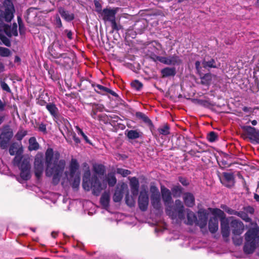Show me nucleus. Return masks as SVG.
<instances>
[{"mask_svg": "<svg viewBox=\"0 0 259 259\" xmlns=\"http://www.w3.org/2000/svg\"><path fill=\"white\" fill-rule=\"evenodd\" d=\"M150 191L151 192V200L152 206L159 213L162 212V206L158 188L154 186H151L150 187Z\"/></svg>", "mask_w": 259, "mask_h": 259, "instance_id": "6e6552de", "label": "nucleus"}, {"mask_svg": "<svg viewBox=\"0 0 259 259\" xmlns=\"http://www.w3.org/2000/svg\"><path fill=\"white\" fill-rule=\"evenodd\" d=\"M39 130L42 132H45L46 131V127L44 124H40L39 126Z\"/></svg>", "mask_w": 259, "mask_h": 259, "instance_id": "0e129e2a", "label": "nucleus"}, {"mask_svg": "<svg viewBox=\"0 0 259 259\" xmlns=\"http://www.w3.org/2000/svg\"><path fill=\"white\" fill-rule=\"evenodd\" d=\"M64 32L66 34L67 37L69 39H71L72 38V32H71V30H65L64 31Z\"/></svg>", "mask_w": 259, "mask_h": 259, "instance_id": "bf43d9fd", "label": "nucleus"}, {"mask_svg": "<svg viewBox=\"0 0 259 259\" xmlns=\"http://www.w3.org/2000/svg\"><path fill=\"white\" fill-rule=\"evenodd\" d=\"M73 139L74 141L77 144L79 143L80 142L79 139L77 138L75 135L73 136Z\"/></svg>", "mask_w": 259, "mask_h": 259, "instance_id": "338daca9", "label": "nucleus"}, {"mask_svg": "<svg viewBox=\"0 0 259 259\" xmlns=\"http://www.w3.org/2000/svg\"><path fill=\"white\" fill-rule=\"evenodd\" d=\"M163 77L174 76L176 74L175 68L165 67L161 71Z\"/></svg>", "mask_w": 259, "mask_h": 259, "instance_id": "5701e85b", "label": "nucleus"}, {"mask_svg": "<svg viewBox=\"0 0 259 259\" xmlns=\"http://www.w3.org/2000/svg\"><path fill=\"white\" fill-rule=\"evenodd\" d=\"M116 172L117 174L122 175L123 177H126L131 174L130 170L123 168H117Z\"/></svg>", "mask_w": 259, "mask_h": 259, "instance_id": "09e8293b", "label": "nucleus"}, {"mask_svg": "<svg viewBox=\"0 0 259 259\" xmlns=\"http://www.w3.org/2000/svg\"><path fill=\"white\" fill-rule=\"evenodd\" d=\"M203 67L205 68L207 67L209 68H216V64L214 59H211L209 61H203L202 62Z\"/></svg>", "mask_w": 259, "mask_h": 259, "instance_id": "72a5a7b5", "label": "nucleus"}, {"mask_svg": "<svg viewBox=\"0 0 259 259\" xmlns=\"http://www.w3.org/2000/svg\"><path fill=\"white\" fill-rule=\"evenodd\" d=\"M11 51L6 48L0 47V56L3 57H8L11 55Z\"/></svg>", "mask_w": 259, "mask_h": 259, "instance_id": "473e14b6", "label": "nucleus"}, {"mask_svg": "<svg viewBox=\"0 0 259 259\" xmlns=\"http://www.w3.org/2000/svg\"><path fill=\"white\" fill-rule=\"evenodd\" d=\"M207 138L209 142H213L217 139L218 135L214 132H211L208 134Z\"/></svg>", "mask_w": 259, "mask_h": 259, "instance_id": "37998d69", "label": "nucleus"}, {"mask_svg": "<svg viewBox=\"0 0 259 259\" xmlns=\"http://www.w3.org/2000/svg\"><path fill=\"white\" fill-rule=\"evenodd\" d=\"M161 193L163 201L166 207L165 211L172 220L178 219L182 220L185 218L184 207L180 200L175 201V208L172 210L171 206L172 200L170 191L164 186L161 187Z\"/></svg>", "mask_w": 259, "mask_h": 259, "instance_id": "f03ea898", "label": "nucleus"}, {"mask_svg": "<svg viewBox=\"0 0 259 259\" xmlns=\"http://www.w3.org/2000/svg\"><path fill=\"white\" fill-rule=\"evenodd\" d=\"M221 227L222 234L224 237H227L229 235L230 231L229 227V221L226 219H222L221 221Z\"/></svg>", "mask_w": 259, "mask_h": 259, "instance_id": "a211bd4d", "label": "nucleus"}, {"mask_svg": "<svg viewBox=\"0 0 259 259\" xmlns=\"http://www.w3.org/2000/svg\"><path fill=\"white\" fill-rule=\"evenodd\" d=\"M46 108L53 117H56L58 116V109L55 104L51 103L47 104Z\"/></svg>", "mask_w": 259, "mask_h": 259, "instance_id": "b1692460", "label": "nucleus"}, {"mask_svg": "<svg viewBox=\"0 0 259 259\" xmlns=\"http://www.w3.org/2000/svg\"><path fill=\"white\" fill-rule=\"evenodd\" d=\"M242 129L245 131L249 138L251 136V135L255 131L256 129L254 127H253L251 126H242Z\"/></svg>", "mask_w": 259, "mask_h": 259, "instance_id": "c9c22d12", "label": "nucleus"}, {"mask_svg": "<svg viewBox=\"0 0 259 259\" xmlns=\"http://www.w3.org/2000/svg\"><path fill=\"white\" fill-rule=\"evenodd\" d=\"M132 87L139 91L142 88L143 84L138 80H135L131 83Z\"/></svg>", "mask_w": 259, "mask_h": 259, "instance_id": "a18cd8bd", "label": "nucleus"}, {"mask_svg": "<svg viewBox=\"0 0 259 259\" xmlns=\"http://www.w3.org/2000/svg\"><path fill=\"white\" fill-rule=\"evenodd\" d=\"M44 168V155L42 153H37L35 156L34 161L35 175L37 179L41 176Z\"/></svg>", "mask_w": 259, "mask_h": 259, "instance_id": "1a4fd4ad", "label": "nucleus"}, {"mask_svg": "<svg viewBox=\"0 0 259 259\" xmlns=\"http://www.w3.org/2000/svg\"><path fill=\"white\" fill-rule=\"evenodd\" d=\"M59 12L61 17L67 21H71L74 19L73 14L69 13L68 11H65L63 8H60L59 9Z\"/></svg>", "mask_w": 259, "mask_h": 259, "instance_id": "4be33fe9", "label": "nucleus"}, {"mask_svg": "<svg viewBox=\"0 0 259 259\" xmlns=\"http://www.w3.org/2000/svg\"><path fill=\"white\" fill-rule=\"evenodd\" d=\"M1 85L2 89L4 91H5L7 92L8 93L11 92V91L10 88H9L8 85L5 82L1 81Z\"/></svg>", "mask_w": 259, "mask_h": 259, "instance_id": "603ef678", "label": "nucleus"}, {"mask_svg": "<svg viewBox=\"0 0 259 259\" xmlns=\"http://www.w3.org/2000/svg\"><path fill=\"white\" fill-rule=\"evenodd\" d=\"M211 79V74H205L202 77H201V82L202 84H208Z\"/></svg>", "mask_w": 259, "mask_h": 259, "instance_id": "79ce46f5", "label": "nucleus"}, {"mask_svg": "<svg viewBox=\"0 0 259 259\" xmlns=\"http://www.w3.org/2000/svg\"><path fill=\"white\" fill-rule=\"evenodd\" d=\"M93 171L96 175L101 176L104 174L105 168L102 164H94L93 165Z\"/></svg>", "mask_w": 259, "mask_h": 259, "instance_id": "bb28decb", "label": "nucleus"}, {"mask_svg": "<svg viewBox=\"0 0 259 259\" xmlns=\"http://www.w3.org/2000/svg\"><path fill=\"white\" fill-rule=\"evenodd\" d=\"M6 104L5 103L3 102L0 99V110L4 111L5 109Z\"/></svg>", "mask_w": 259, "mask_h": 259, "instance_id": "69168bd1", "label": "nucleus"}, {"mask_svg": "<svg viewBox=\"0 0 259 259\" xmlns=\"http://www.w3.org/2000/svg\"><path fill=\"white\" fill-rule=\"evenodd\" d=\"M224 179L226 180V181H228L229 184H228V187H231L234 185V180L233 175L231 173L225 172L223 174Z\"/></svg>", "mask_w": 259, "mask_h": 259, "instance_id": "c756f323", "label": "nucleus"}, {"mask_svg": "<svg viewBox=\"0 0 259 259\" xmlns=\"http://www.w3.org/2000/svg\"><path fill=\"white\" fill-rule=\"evenodd\" d=\"M155 57L158 61L166 65H169V57H160L158 56H155Z\"/></svg>", "mask_w": 259, "mask_h": 259, "instance_id": "c03bdc74", "label": "nucleus"}, {"mask_svg": "<svg viewBox=\"0 0 259 259\" xmlns=\"http://www.w3.org/2000/svg\"><path fill=\"white\" fill-rule=\"evenodd\" d=\"M94 4H95V8H96V11L98 13V14H100L101 15V14L102 13V6L100 4V3L96 1V0H95L94 1Z\"/></svg>", "mask_w": 259, "mask_h": 259, "instance_id": "8fccbe9b", "label": "nucleus"}, {"mask_svg": "<svg viewBox=\"0 0 259 259\" xmlns=\"http://www.w3.org/2000/svg\"><path fill=\"white\" fill-rule=\"evenodd\" d=\"M171 191L175 197H178L182 193V188L179 185L175 186L171 189Z\"/></svg>", "mask_w": 259, "mask_h": 259, "instance_id": "f704fd0d", "label": "nucleus"}, {"mask_svg": "<svg viewBox=\"0 0 259 259\" xmlns=\"http://www.w3.org/2000/svg\"><path fill=\"white\" fill-rule=\"evenodd\" d=\"M237 215L241 218L246 222H250L251 221V219L247 215V214L245 212L238 211Z\"/></svg>", "mask_w": 259, "mask_h": 259, "instance_id": "e433bc0d", "label": "nucleus"}, {"mask_svg": "<svg viewBox=\"0 0 259 259\" xmlns=\"http://www.w3.org/2000/svg\"><path fill=\"white\" fill-rule=\"evenodd\" d=\"M91 186L90 185V183L88 182V180H85V179H83L82 186L85 190L89 191L91 188L93 189L92 182L91 183Z\"/></svg>", "mask_w": 259, "mask_h": 259, "instance_id": "3c124183", "label": "nucleus"}, {"mask_svg": "<svg viewBox=\"0 0 259 259\" xmlns=\"http://www.w3.org/2000/svg\"><path fill=\"white\" fill-rule=\"evenodd\" d=\"M3 27L5 33L8 36H17L18 35L17 25L16 23H13L12 26L4 24Z\"/></svg>", "mask_w": 259, "mask_h": 259, "instance_id": "2eb2a0df", "label": "nucleus"}, {"mask_svg": "<svg viewBox=\"0 0 259 259\" xmlns=\"http://www.w3.org/2000/svg\"><path fill=\"white\" fill-rule=\"evenodd\" d=\"M15 9L12 2L7 0L3 4V6L0 9V19H4L6 21L10 22L14 17Z\"/></svg>", "mask_w": 259, "mask_h": 259, "instance_id": "39448f33", "label": "nucleus"}, {"mask_svg": "<svg viewBox=\"0 0 259 259\" xmlns=\"http://www.w3.org/2000/svg\"><path fill=\"white\" fill-rule=\"evenodd\" d=\"M118 9L115 8H106L102 11L101 16L105 21L111 22L115 19V15L117 13Z\"/></svg>", "mask_w": 259, "mask_h": 259, "instance_id": "f8f14e48", "label": "nucleus"}, {"mask_svg": "<svg viewBox=\"0 0 259 259\" xmlns=\"http://www.w3.org/2000/svg\"><path fill=\"white\" fill-rule=\"evenodd\" d=\"M9 153L11 155H14L15 154V151L12 146H11L9 149Z\"/></svg>", "mask_w": 259, "mask_h": 259, "instance_id": "774afa93", "label": "nucleus"}, {"mask_svg": "<svg viewBox=\"0 0 259 259\" xmlns=\"http://www.w3.org/2000/svg\"><path fill=\"white\" fill-rule=\"evenodd\" d=\"M79 165L75 159H72L69 167L70 174L69 176L65 173L66 177L69 181H73V186L77 187L80 183L79 174L77 170Z\"/></svg>", "mask_w": 259, "mask_h": 259, "instance_id": "423d86ee", "label": "nucleus"}, {"mask_svg": "<svg viewBox=\"0 0 259 259\" xmlns=\"http://www.w3.org/2000/svg\"><path fill=\"white\" fill-rule=\"evenodd\" d=\"M3 25H4V23L0 22V39L5 46H6L7 47H10L11 46V42H10L9 39L4 34H3L2 31L3 30V27H4Z\"/></svg>", "mask_w": 259, "mask_h": 259, "instance_id": "393cba45", "label": "nucleus"}, {"mask_svg": "<svg viewBox=\"0 0 259 259\" xmlns=\"http://www.w3.org/2000/svg\"><path fill=\"white\" fill-rule=\"evenodd\" d=\"M149 204V197L148 191L146 190L140 192L138 199V204L140 209L142 211L147 210Z\"/></svg>", "mask_w": 259, "mask_h": 259, "instance_id": "9d476101", "label": "nucleus"}, {"mask_svg": "<svg viewBox=\"0 0 259 259\" xmlns=\"http://www.w3.org/2000/svg\"><path fill=\"white\" fill-rule=\"evenodd\" d=\"M122 196V192L121 191L116 190L113 197V199L114 202H118L121 200Z\"/></svg>", "mask_w": 259, "mask_h": 259, "instance_id": "58836bf2", "label": "nucleus"}, {"mask_svg": "<svg viewBox=\"0 0 259 259\" xmlns=\"http://www.w3.org/2000/svg\"><path fill=\"white\" fill-rule=\"evenodd\" d=\"M169 128L168 125H165L161 127L158 128L159 133L163 135H167L169 133Z\"/></svg>", "mask_w": 259, "mask_h": 259, "instance_id": "a19ab883", "label": "nucleus"}, {"mask_svg": "<svg viewBox=\"0 0 259 259\" xmlns=\"http://www.w3.org/2000/svg\"><path fill=\"white\" fill-rule=\"evenodd\" d=\"M20 176L23 180H28L30 178V165L27 160H23L20 165Z\"/></svg>", "mask_w": 259, "mask_h": 259, "instance_id": "9b49d317", "label": "nucleus"}, {"mask_svg": "<svg viewBox=\"0 0 259 259\" xmlns=\"http://www.w3.org/2000/svg\"><path fill=\"white\" fill-rule=\"evenodd\" d=\"M126 204L130 206H132L133 205H134V199L133 198V197H131V198H129V197L127 195L126 196Z\"/></svg>", "mask_w": 259, "mask_h": 259, "instance_id": "5fc2aeb1", "label": "nucleus"}, {"mask_svg": "<svg viewBox=\"0 0 259 259\" xmlns=\"http://www.w3.org/2000/svg\"><path fill=\"white\" fill-rule=\"evenodd\" d=\"M130 185L132 193L134 196H136L138 195L139 192V181L136 178L133 177L130 179Z\"/></svg>", "mask_w": 259, "mask_h": 259, "instance_id": "dca6fc26", "label": "nucleus"}, {"mask_svg": "<svg viewBox=\"0 0 259 259\" xmlns=\"http://www.w3.org/2000/svg\"><path fill=\"white\" fill-rule=\"evenodd\" d=\"M183 199L185 204L188 207H192L195 204V198L193 195L190 193H186L184 195Z\"/></svg>", "mask_w": 259, "mask_h": 259, "instance_id": "6ab92c4d", "label": "nucleus"}, {"mask_svg": "<svg viewBox=\"0 0 259 259\" xmlns=\"http://www.w3.org/2000/svg\"><path fill=\"white\" fill-rule=\"evenodd\" d=\"M208 228L209 231L212 233H214L218 231L219 221L217 218H212L210 219L208 223Z\"/></svg>", "mask_w": 259, "mask_h": 259, "instance_id": "aec40b11", "label": "nucleus"}, {"mask_svg": "<svg viewBox=\"0 0 259 259\" xmlns=\"http://www.w3.org/2000/svg\"><path fill=\"white\" fill-rule=\"evenodd\" d=\"M110 201V194L109 192H105L101 196L100 202L102 205L105 208L108 207Z\"/></svg>", "mask_w": 259, "mask_h": 259, "instance_id": "412c9836", "label": "nucleus"}, {"mask_svg": "<svg viewBox=\"0 0 259 259\" xmlns=\"http://www.w3.org/2000/svg\"><path fill=\"white\" fill-rule=\"evenodd\" d=\"M91 176V172L90 169H87L85 170L83 179H85V180H89L90 179Z\"/></svg>", "mask_w": 259, "mask_h": 259, "instance_id": "4d7b16f0", "label": "nucleus"}, {"mask_svg": "<svg viewBox=\"0 0 259 259\" xmlns=\"http://www.w3.org/2000/svg\"><path fill=\"white\" fill-rule=\"evenodd\" d=\"M212 214L214 215V218H216L218 219V218H220L221 221L222 219H226L225 218V214L224 212L219 208H214L212 209L211 211Z\"/></svg>", "mask_w": 259, "mask_h": 259, "instance_id": "cd10ccee", "label": "nucleus"}, {"mask_svg": "<svg viewBox=\"0 0 259 259\" xmlns=\"http://www.w3.org/2000/svg\"><path fill=\"white\" fill-rule=\"evenodd\" d=\"M249 139L253 142L259 143V131L256 130L250 136Z\"/></svg>", "mask_w": 259, "mask_h": 259, "instance_id": "ea45409f", "label": "nucleus"}, {"mask_svg": "<svg viewBox=\"0 0 259 259\" xmlns=\"http://www.w3.org/2000/svg\"><path fill=\"white\" fill-rule=\"evenodd\" d=\"M231 226L233 228V233L236 235L241 234L244 229L243 223L239 220H234L231 222Z\"/></svg>", "mask_w": 259, "mask_h": 259, "instance_id": "4468645a", "label": "nucleus"}, {"mask_svg": "<svg viewBox=\"0 0 259 259\" xmlns=\"http://www.w3.org/2000/svg\"><path fill=\"white\" fill-rule=\"evenodd\" d=\"M28 149L30 151L36 150L38 149L39 145L34 137H31L29 140Z\"/></svg>", "mask_w": 259, "mask_h": 259, "instance_id": "7c9ffc66", "label": "nucleus"}, {"mask_svg": "<svg viewBox=\"0 0 259 259\" xmlns=\"http://www.w3.org/2000/svg\"><path fill=\"white\" fill-rule=\"evenodd\" d=\"M233 240L234 244L237 245H239L242 243V239L241 238L235 237L233 238Z\"/></svg>", "mask_w": 259, "mask_h": 259, "instance_id": "6e6d98bb", "label": "nucleus"}, {"mask_svg": "<svg viewBox=\"0 0 259 259\" xmlns=\"http://www.w3.org/2000/svg\"><path fill=\"white\" fill-rule=\"evenodd\" d=\"M13 136V130L10 126H4L0 134V147L2 149L7 148Z\"/></svg>", "mask_w": 259, "mask_h": 259, "instance_id": "0eeeda50", "label": "nucleus"}, {"mask_svg": "<svg viewBox=\"0 0 259 259\" xmlns=\"http://www.w3.org/2000/svg\"><path fill=\"white\" fill-rule=\"evenodd\" d=\"M27 132L24 130L19 131L15 136L17 140H21L23 137L26 135Z\"/></svg>", "mask_w": 259, "mask_h": 259, "instance_id": "de8ad7c7", "label": "nucleus"}, {"mask_svg": "<svg viewBox=\"0 0 259 259\" xmlns=\"http://www.w3.org/2000/svg\"><path fill=\"white\" fill-rule=\"evenodd\" d=\"M187 224L192 225L195 224L197 221V217L196 215L192 211L189 209L187 210Z\"/></svg>", "mask_w": 259, "mask_h": 259, "instance_id": "a878e982", "label": "nucleus"}, {"mask_svg": "<svg viewBox=\"0 0 259 259\" xmlns=\"http://www.w3.org/2000/svg\"><path fill=\"white\" fill-rule=\"evenodd\" d=\"M126 136L128 139L134 140L139 138L141 136V133L138 130H130L126 131Z\"/></svg>", "mask_w": 259, "mask_h": 259, "instance_id": "c85d7f7f", "label": "nucleus"}, {"mask_svg": "<svg viewBox=\"0 0 259 259\" xmlns=\"http://www.w3.org/2000/svg\"><path fill=\"white\" fill-rule=\"evenodd\" d=\"M168 57L169 65H179L182 63V60L178 56L174 55Z\"/></svg>", "mask_w": 259, "mask_h": 259, "instance_id": "2f4dec72", "label": "nucleus"}, {"mask_svg": "<svg viewBox=\"0 0 259 259\" xmlns=\"http://www.w3.org/2000/svg\"><path fill=\"white\" fill-rule=\"evenodd\" d=\"M117 180L115 174L110 172L106 177V180L101 182L96 175L92 177V186L93 188V194L98 196L101 191L107 187V183L110 187H113L116 183Z\"/></svg>", "mask_w": 259, "mask_h": 259, "instance_id": "7ed1b4c3", "label": "nucleus"}, {"mask_svg": "<svg viewBox=\"0 0 259 259\" xmlns=\"http://www.w3.org/2000/svg\"><path fill=\"white\" fill-rule=\"evenodd\" d=\"M195 67L198 72H200L201 71V67H200V63L199 61L196 62Z\"/></svg>", "mask_w": 259, "mask_h": 259, "instance_id": "680f3d73", "label": "nucleus"}, {"mask_svg": "<svg viewBox=\"0 0 259 259\" xmlns=\"http://www.w3.org/2000/svg\"><path fill=\"white\" fill-rule=\"evenodd\" d=\"M92 85L94 88L95 91L99 94L104 95L106 93H109L113 96H116V93L114 92L102 85L98 84H93Z\"/></svg>", "mask_w": 259, "mask_h": 259, "instance_id": "f3484780", "label": "nucleus"}, {"mask_svg": "<svg viewBox=\"0 0 259 259\" xmlns=\"http://www.w3.org/2000/svg\"><path fill=\"white\" fill-rule=\"evenodd\" d=\"M179 181L182 183L184 186H187L189 185L188 181L185 178L180 177Z\"/></svg>", "mask_w": 259, "mask_h": 259, "instance_id": "13d9d810", "label": "nucleus"}, {"mask_svg": "<svg viewBox=\"0 0 259 259\" xmlns=\"http://www.w3.org/2000/svg\"><path fill=\"white\" fill-rule=\"evenodd\" d=\"M198 219H197L196 224L199 226L201 228L205 227L207 224L208 214L206 211L203 209H200L198 211Z\"/></svg>", "mask_w": 259, "mask_h": 259, "instance_id": "ddd939ff", "label": "nucleus"}, {"mask_svg": "<svg viewBox=\"0 0 259 259\" xmlns=\"http://www.w3.org/2000/svg\"><path fill=\"white\" fill-rule=\"evenodd\" d=\"M141 114V118L143 119L144 121L147 123H150L151 120L144 114Z\"/></svg>", "mask_w": 259, "mask_h": 259, "instance_id": "052dcab7", "label": "nucleus"}, {"mask_svg": "<svg viewBox=\"0 0 259 259\" xmlns=\"http://www.w3.org/2000/svg\"><path fill=\"white\" fill-rule=\"evenodd\" d=\"M75 128L77 134L78 135H81L87 143L91 144L90 140L89 139L88 137L84 134V133L83 132L81 128H80L78 126H76Z\"/></svg>", "mask_w": 259, "mask_h": 259, "instance_id": "4c0bfd02", "label": "nucleus"}, {"mask_svg": "<svg viewBox=\"0 0 259 259\" xmlns=\"http://www.w3.org/2000/svg\"><path fill=\"white\" fill-rule=\"evenodd\" d=\"M226 211L230 214H234L236 215H237V213L238 212L230 208L226 210Z\"/></svg>", "mask_w": 259, "mask_h": 259, "instance_id": "e2e57ef3", "label": "nucleus"}, {"mask_svg": "<svg viewBox=\"0 0 259 259\" xmlns=\"http://www.w3.org/2000/svg\"><path fill=\"white\" fill-rule=\"evenodd\" d=\"M243 209L245 212L250 214H252L254 212V209L251 206L244 207Z\"/></svg>", "mask_w": 259, "mask_h": 259, "instance_id": "864d4df0", "label": "nucleus"}, {"mask_svg": "<svg viewBox=\"0 0 259 259\" xmlns=\"http://www.w3.org/2000/svg\"><path fill=\"white\" fill-rule=\"evenodd\" d=\"M259 227H256L249 229L245 234L246 242L244 246V251L245 253L249 254L252 253L255 250L259 241Z\"/></svg>", "mask_w": 259, "mask_h": 259, "instance_id": "20e7f679", "label": "nucleus"}, {"mask_svg": "<svg viewBox=\"0 0 259 259\" xmlns=\"http://www.w3.org/2000/svg\"><path fill=\"white\" fill-rule=\"evenodd\" d=\"M111 27L114 30L118 31L122 28V26L119 23H116V20L114 19L111 22Z\"/></svg>", "mask_w": 259, "mask_h": 259, "instance_id": "49530a36", "label": "nucleus"}, {"mask_svg": "<svg viewBox=\"0 0 259 259\" xmlns=\"http://www.w3.org/2000/svg\"><path fill=\"white\" fill-rule=\"evenodd\" d=\"M59 153L54 152L52 148H48L46 151V175L47 177H53V182L55 185L60 181L65 165L64 160H59Z\"/></svg>", "mask_w": 259, "mask_h": 259, "instance_id": "f257e3e1", "label": "nucleus"}]
</instances>
